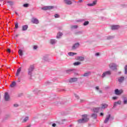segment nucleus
<instances>
[{"instance_id":"1","label":"nucleus","mask_w":127,"mask_h":127,"mask_svg":"<svg viewBox=\"0 0 127 127\" xmlns=\"http://www.w3.org/2000/svg\"><path fill=\"white\" fill-rule=\"evenodd\" d=\"M89 118H88V115L87 114H85L82 115V119H79L78 120V122L79 124H83L84 123H87V122H89Z\"/></svg>"},{"instance_id":"2","label":"nucleus","mask_w":127,"mask_h":127,"mask_svg":"<svg viewBox=\"0 0 127 127\" xmlns=\"http://www.w3.org/2000/svg\"><path fill=\"white\" fill-rule=\"evenodd\" d=\"M33 70H34V66L30 65L28 68V75L31 76V75H32V72H33Z\"/></svg>"},{"instance_id":"3","label":"nucleus","mask_w":127,"mask_h":127,"mask_svg":"<svg viewBox=\"0 0 127 127\" xmlns=\"http://www.w3.org/2000/svg\"><path fill=\"white\" fill-rule=\"evenodd\" d=\"M109 68L112 70H117V65L116 64H109Z\"/></svg>"},{"instance_id":"4","label":"nucleus","mask_w":127,"mask_h":127,"mask_svg":"<svg viewBox=\"0 0 127 127\" xmlns=\"http://www.w3.org/2000/svg\"><path fill=\"white\" fill-rule=\"evenodd\" d=\"M53 7V6H47L41 8V9H43V10H48V9H52Z\"/></svg>"},{"instance_id":"5","label":"nucleus","mask_w":127,"mask_h":127,"mask_svg":"<svg viewBox=\"0 0 127 127\" xmlns=\"http://www.w3.org/2000/svg\"><path fill=\"white\" fill-rule=\"evenodd\" d=\"M78 80V78L76 77H73V78H71L69 80V83H74L75 82H77Z\"/></svg>"},{"instance_id":"6","label":"nucleus","mask_w":127,"mask_h":127,"mask_svg":"<svg viewBox=\"0 0 127 127\" xmlns=\"http://www.w3.org/2000/svg\"><path fill=\"white\" fill-rule=\"evenodd\" d=\"M111 74H112L111 71H106L103 73L102 77L104 78V77H106V76H108V75H111Z\"/></svg>"},{"instance_id":"7","label":"nucleus","mask_w":127,"mask_h":127,"mask_svg":"<svg viewBox=\"0 0 127 127\" xmlns=\"http://www.w3.org/2000/svg\"><path fill=\"white\" fill-rule=\"evenodd\" d=\"M119 28H120V26L118 25L111 26V29L112 30H116V29H119Z\"/></svg>"},{"instance_id":"8","label":"nucleus","mask_w":127,"mask_h":127,"mask_svg":"<svg viewBox=\"0 0 127 127\" xmlns=\"http://www.w3.org/2000/svg\"><path fill=\"white\" fill-rule=\"evenodd\" d=\"M5 101H9V95L7 92H5L4 94Z\"/></svg>"},{"instance_id":"9","label":"nucleus","mask_w":127,"mask_h":127,"mask_svg":"<svg viewBox=\"0 0 127 127\" xmlns=\"http://www.w3.org/2000/svg\"><path fill=\"white\" fill-rule=\"evenodd\" d=\"M32 22L33 23H35V24H38V23H39V21H38V19L35 18H33L32 19Z\"/></svg>"},{"instance_id":"10","label":"nucleus","mask_w":127,"mask_h":127,"mask_svg":"<svg viewBox=\"0 0 127 127\" xmlns=\"http://www.w3.org/2000/svg\"><path fill=\"white\" fill-rule=\"evenodd\" d=\"M115 92L116 95H121L123 93V90H119V89H116Z\"/></svg>"},{"instance_id":"11","label":"nucleus","mask_w":127,"mask_h":127,"mask_svg":"<svg viewBox=\"0 0 127 127\" xmlns=\"http://www.w3.org/2000/svg\"><path fill=\"white\" fill-rule=\"evenodd\" d=\"M79 46H80V44L79 43H76L72 46V48L73 50H74L76 48H78V47H79Z\"/></svg>"},{"instance_id":"12","label":"nucleus","mask_w":127,"mask_h":127,"mask_svg":"<svg viewBox=\"0 0 127 127\" xmlns=\"http://www.w3.org/2000/svg\"><path fill=\"white\" fill-rule=\"evenodd\" d=\"M76 60H77L78 61L83 62L84 61V60H85V58L83 57H77L76 58Z\"/></svg>"},{"instance_id":"13","label":"nucleus","mask_w":127,"mask_h":127,"mask_svg":"<svg viewBox=\"0 0 127 127\" xmlns=\"http://www.w3.org/2000/svg\"><path fill=\"white\" fill-rule=\"evenodd\" d=\"M64 1L65 3H66V4H68V5L72 4V1L70 0H64Z\"/></svg>"},{"instance_id":"14","label":"nucleus","mask_w":127,"mask_h":127,"mask_svg":"<svg viewBox=\"0 0 127 127\" xmlns=\"http://www.w3.org/2000/svg\"><path fill=\"white\" fill-rule=\"evenodd\" d=\"M96 4H97V1H93V2L92 3L88 4V5L89 6H93L94 5H96Z\"/></svg>"},{"instance_id":"15","label":"nucleus","mask_w":127,"mask_h":127,"mask_svg":"<svg viewBox=\"0 0 127 127\" xmlns=\"http://www.w3.org/2000/svg\"><path fill=\"white\" fill-rule=\"evenodd\" d=\"M27 28H28V26L27 25L22 26L23 31H25V30H27Z\"/></svg>"},{"instance_id":"16","label":"nucleus","mask_w":127,"mask_h":127,"mask_svg":"<svg viewBox=\"0 0 127 127\" xmlns=\"http://www.w3.org/2000/svg\"><path fill=\"white\" fill-rule=\"evenodd\" d=\"M124 80H125V77L124 76H122L119 78L118 81L120 82V83H122L124 82Z\"/></svg>"},{"instance_id":"17","label":"nucleus","mask_w":127,"mask_h":127,"mask_svg":"<svg viewBox=\"0 0 127 127\" xmlns=\"http://www.w3.org/2000/svg\"><path fill=\"white\" fill-rule=\"evenodd\" d=\"M110 118H111V115H109L106 118V119L104 121L105 124H107V123L109 122V120H110Z\"/></svg>"},{"instance_id":"18","label":"nucleus","mask_w":127,"mask_h":127,"mask_svg":"<svg viewBox=\"0 0 127 127\" xmlns=\"http://www.w3.org/2000/svg\"><path fill=\"white\" fill-rule=\"evenodd\" d=\"M16 85V83H15V82L14 81H13L11 83V84L10 85V87H11V88H14Z\"/></svg>"},{"instance_id":"19","label":"nucleus","mask_w":127,"mask_h":127,"mask_svg":"<svg viewBox=\"0 0 127 127\" xmlns=\"http://www.w3.org/2000/svg\"><path fill=\"white\" fill-rule=\"evenodd\" d=\"M21 71V67H19L17 70V72L16 73V76H18L19 75V73H20Z\"/></svg>"},{"instance_id":"20","label":"nucleus","mask_w":127,"mask_h":127,"mask_svg":"<svg viewBox=\"0 0 127 127\" xmlns=\"http://www.w3.org/2000/svg\"><path fill=\"white\" fill-rule=\"evenodd\" d=\"M90 74H91V72L88 71L85 73H84V74L82 75L83 77H88V76H89V75H90Z\"/></svg>"},{"instance_id":"21","label":"nucleus","mask_w":127,"mask_h":127,"mask_svg":"<svg viewBox=\"0 0 127 127\" xmlns=\"http://www.w3.org/2000/svg\"><path fill=\"white\" fill-rule=\"evenodd\" d=\"M69 56H74V55H77L76 53L69 52L68 53Z\"/></svg>"},{"instance_id":"22","label":"nucleus","mask_w":127,"mask_h":127,"mask_svg":"<svg viewBox=\"0 0 127 127\" xmlns=\"http://www.w3.org/2000/svg\"><path fill=\"white\" fill-rule=\"evenodd\" d=\"M101 109V108H94L93 109V111L94 112H95V113H98L99 112V111H100V109Z\"/></svg>"},{"instance_id":"23","label":"nucleus","mask_w":127,"mask_h":127,"mask_svg":"<svg viewBox=\"0 0 127 127\" xmlns=\"http://www.w3.org/2000/svg\"><path fill=\"white\" fill-rule=\"evenodd\" d=\"M74 66H78L79 65H81V62H77L74 63H73Z\"/></svg>"},{"instance_id":"24","label":"nucleus","mask_w":127,"mask_h":127,"mask_svg":"<svg viewBox=\"0 0 127 127\" xmlns=\"http://www.w3.org/2000/svg\"><path fill=\"white\" fill-rule=\"evenodd\" d=\"M121 104H122V101H121L115 102L114 103V107H115V106H117V105H121Z\"/></svg>"},{"instance_id":"25","label":"nucleus","mask_w":127,"mask_h":127,"mask_svg":"<svg viewBox=\"0 0 127 127\" xmlns=\"http://www.w3.org/2000/svg\"><path fill=\"white\" fill-rule=\"evenodd\" d=\"M106 108H108V105H107V104H102L101 109H106Z\"/></svg>"},{"instance_id":"26","label":"nucleus","mask_w":127,"mask_h":127,"mask_svg":"<svg viewBox=\"0 0 127 127\" xmlns=\"http://www.w3.org/2000/svg\"><path fill=\"white\" fill-rule=\"evenodd\" d=\"M92 118H93V119H97V117H98V115H97V114H93L91 115Z\"/></svg>"},{"instance_id":"27","label":"nucleus","mask_w":127,"mask_h":127,"mask_svg":"<svg viewBox=\"0 0 127 127\" xmlns=\"http://www.w3.org/2000/svg\"><path fill=\"white\" fill-rule=\"evenodd\" d=\"M63 35V33H59L57 36V37L58 38H60L61 36H62Z\"/></svg>"},{"instance_id":"28","label":"nucleus","mask_w":127,"mask_h":127,"mask_svg":"<svg viewBox=\"0 0 127 127\" xmlns=\"http://www.w3.org/2000/svg\"><path fill=\"white\" fill-rule=\"evenodd\" d=\"M18 53L20 56H22V55H23V53L22 52V50H19Z\"/></svg>"},{"instance_id":"29","label":"nucleus","mask_w":127,"mask_h":127,"mask_svg":"<svg viewBox=\"0 0 127 127\" xmlns=\"http://www.w3.org/2000/svg\"><path fill=\"white\" fill-rule=\"evenodd\" d=\"M28 121V117H26L24 118V119L23 120L22 123H26Z\"/></svg>"},{"instance_id":"30","label":"nucleus","mask_w":127,"mask_h":127,"mask_svg":"<svg viewBox=\"0 0 127 127\" xmlns=\"http://www.w3.org/2000/svg\"><path fill=\"white\" fill-rule=\"evenodd\" d=\"M55 43H56V41L55 39H51V44H55Z\"/></svg>"},{"instance_id":"31","label":"nucleus","mask_w":127,"mask_h":127,"mask_svg":"<svg viewBox=\"0 0 127 127\" xmlns=\"http://www.w3.org/2000/svg\"><path fill=\"white\" fill-rule=\"evenodd\" d=\"M88 24H89L88 21H85L83 23V25H84V26H86V25H88Z\"/></svg>"},{"instance_id":"32","label":"nucleus","mask_w":127,"mask_h":127,"mask_svg":"<svg viewBox=\"0 0 127 127\" xmlns=\"http://www.w3.org/2000/svg\"><path fill=\"white\" fill-rule=\"evenodd\" d=\"M15 28H18V22H16L15 24Z\"/></svg>"},{"instance_id":"33","label":"nucleus","mask_w":127,"mask_h":127,"mask_svg":"<svg viewBox=\"0 0 127 127\" xmlns=\"http://www.w3.org/2000/svg\"><path fill=\"white\" fill-rule=\"evenodd\" d=\"M55 17L56 18H59V17H60V15H59L58 14H55Z\"/></svg>"},{"instance_id":"34","label":"nucleus","mask_w":127,"mask_h":127,"mask_svg":"<svg viewBox=\"0 0 127 127\" xmlns=\"http://www.w3.org/2000/svg\"><path fill=\"white\" fill-rule=\"evenodd\" d=\"M29 4L28 3H25L23 4L24 7H28Z\"/></svg>"},{"instance_id":"35","label":"nucleus","mask_w":127,"mask_h":127,"mask_svg":"<svg viewBox=\"0 0 127 127\" xmlns=\"http://www.w3.org/2000/svg\"><path fill=\"white\" fill-rule=\"evenodd\" d=\"M71 28L72 29H76V28H78V26L77 25H74V26H71Z\"/></svg>"},{"instance_id":"36","label":"nucleus","mask_w":127,"mask_h":127,"mask_svg":"<svg viewBox=\"0 0 127 127\" xmlns=\"http://www.w3.org/2000/svg\"><path fill=\"white\" fill-rule=\"evenodd\" d=\"M125 74H127V65H126L125 67Z\"/></svg>"},{"instance_id":"37","label":"nucleus","mask_w":127,"mask_h":127,"mask_svg":"<svg viewBox=\"0 0 127 127\" xmlns=\"http://www.w3.org/2000/svg\"><path fill=\"white\" fill-rule=\"evenodd\" d=\"M37 48H38L37 46H33V49H34V50H36V49H37Z\"/></svg>"},{"instance_id":"38","label":"nucleus","mask_w":127,"mask_h":127,"mask_svg":"<svg viewBox=\"0 0 127 127\" xmlns=\"http://www.w3.org/2000/svg\"><path fill=\"white\" fill-rule=\"evenodd\" d=\"M113 100H117L118 99V97L114 96L112 98Z\"/></svg>"},{"instance_id":"39","label":"nucleus","mask_w":127,"mask_h":127,"mask_svg":"<svg viewBox=\"0 0 127 127\" xmlns=\"http://www.w3.org/2000/svg\"><path fill=\"white\" fill-rule=\"evenodd\" d=\"M7 52H8L9 53H10V52H11L10 50L9 49H7Z\"/></svg>"},{"instance_id":"40","label":"nucleus","mask_w":127,"mask_h":127,"mask_svg":"<svg viewBox=\"0 0 127 127\" xmlns=\"http://www.w3.org/2000/svg\"><path fill=\"white\" fill-rule=\"evenodd\" d=\"M52 127H56V124H55V123L53 124Z\"/></svg>"},{"instance_id":"41","label":"nucleus","mask_w":127,"mask_h":127,"mask_svg":"<svg viewBox=\"0 0 127 127\" xmlns=\"http://www.w3.org/2000/svg\"><path fill=\"white\" fill-rule=\"evenodd\" d=\"M80 102L81 103H83V102H85V99H81Z\"/></svg>"},{"instance_id":"42","label":"nucleus","mask_w":127,"mask_h":127,"mask_svg":"<svg viewBox=\"0 0 127 127\" xmlns=\"http://www.w3.org/2000/svg\"><path fill=\"white\" fill-rule=\"evenodd\" d=\"M96 56H99L100 55V54L99 53H97L95 54Z\"/></svg>"},{"instance_id":"43","label":"nucleus","mask_w":127,"mask_h":127,"mask_svg":"<svg viewBox=\"0 0 127 127\" xmlns=\"http://www.w3.org/2000/svg\"><path fill=\"white\" fill-rule=\"evenodd\" d=\"M8 3H9L11 5L12 4V2H11V1H8Z\"/></svg>"},{"instance_id":"44","label":"nucleus","mask_w":127,"mask_h":127,"mask_svg":"<svg viewBox=\"0 0 127 127\" xmlns=\"http://www.w3.org/2000/svg\"><path fill=\"white\" fill-rule=\"evenodd\" d=\"M71 71H72V70H68L66 71V73H69V72H71Z\"/></svg>"},{"instance_id":"45","label":"nucleus","mask_w":127,"mask_h":127,"mask_svg":"<svg viewBox=\"0 0 127 127\" xmlns=\"http://www.w3.org/2000/svg\"><path fill=\"white\" fill-rule=\"evenodd\" d=\"M124 104H127V100H124Z\"/></svg>"},{"instance_id":"46","label":"nucleus","mask_w":127,"mask_h":127,"mask_svg":"<svg viewBox=\"0 0 127 127\" xmlns=\"http://www.w3.org/2000/svg\"><path fill=\"white\" fill-rule=\"evenodd\" d=\"M14 107H18V105H17V104H14Z\"/></svg>"},{"instance_id":"47","label":"nucleus","mask_w":127,"mask_h":127,"mask_svg":"<svg viewBox=\"0 0 127 127\" xmlns=\"http://www.w3.org/2000/svg\"><path fill=\"white\" fill-rule=\"evenodd\" d=\"M95 88L96 90H99V86H96Z\"/></svg>"},{"instance_id":"48","label":"nucleus","mask_w":127,"mask_h":127,"mask_svg":"<svg viewBox=\"0 0 127 127\" xmlns=\"http://www.w3.org/2000/svg\"><path fill=\"white\" fill-rule=\"evenodd\" d=\"M100 116H104V113H100Z\"/></svg>"},{"instance_id":"49","label":"nucleus","mask_w":127,"mask_h":127,"mask_svg":"<svg viewBox=\"0 0 127 127\" xmlns=\"http://www.w3.org/2000/svg\"><path fill=\"white\" fill-rule=\"evenodd\" d=\"M99 93H102V90H99Z\"/></svg>"},{"instance_id":"50","label":"nucleus","mask_w":127,"mask_h":127,"mask_svg":"<svg viewBox=\"0 0 127 127\" xmlns=\"http://www.w3.org/2000/svg\"><path fill=\"white\" fill-rule=\"evenodd\" d=\"M75 97H76V98H78V96H77V95H75Z\"/></svg>"},{"instance_id":"51","label":"nucleus","mask_w":127,"mask_h":127,"mask_svg":"<svg viewBox=\"0 0 127 127\" xmlns=\"http://www.w3.org/2000/svg\"><path fill=\"white\" fill-rule=\"evenodd\" d=\"M18 36V35H16V37H17Z\"/></svg>"},{"instance_id":"52","label":"nucleus","mask_w":127,"mask_h":127,"mask_svg":"<svg viewBox=\"0 0 127 127\" xmlns=\"http://www.w3.org/2000/svg\"><path fill=\"white\" fill-rule=\"evenodd\" d=\"M82 1V0H81V1Z\"/></svg>"},{"instance_id":"53","label":"nucleus","mask_w":127,"mask_h":127,"mask_svg":"<svg viewBox=\"0 0 127 127\" xmlns=\"http://www.w3.org/2000/svg\"><path fill=\"white\" fill-rule=\"evenodd\" d=\"M82 1V0H81V1Z\"/></svg>"}]
</instances>
